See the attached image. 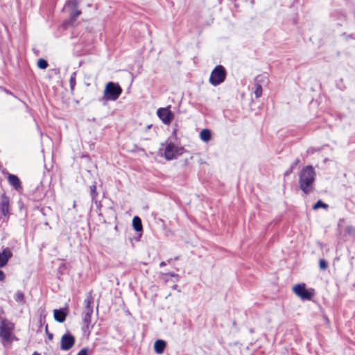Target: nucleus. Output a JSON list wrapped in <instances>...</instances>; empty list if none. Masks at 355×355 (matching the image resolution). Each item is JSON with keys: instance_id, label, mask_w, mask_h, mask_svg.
I'll use <instances>...</instances> for the list:
<instances>
[{"instance_id": "9b49d317", "label": "nucleus", "mask_w": 355, "mask_h": 355, "mask_svg": "<svg viewBox=\"0 0 355 355\" xmlns=\"http://www.w3.org/2000/svg\"><path fill=\"white\" fill-rule=\"evenodd\" d=\"M12 253L10 248H6L0 252V267H3L6 265L8 260L12 257Z\"/></svg>"}, {"instance_id": "c9c22d12", "label": "nucleus", "mask_w": 355, "mask_h": 355, "mask_svg": "<svg viewBox=\"0 0 355 355\" xmlns=\"http://www.w3.org/2000/svg\"><path fill=\"white\" fill-rule=\"evenodd\" d=\"M173 259H174V260H178V259H179V257H175Z\"/></svg>"}, {"instance_id": "c756f323", "label": "nucleus", "mask_w": 355, "mask_h": 355, "mask_svg": "<svg viewBox=\"0 0 355 355\" xmlns=\"http://www.w3.org/2000/svg\"><path fill=\"white\" fill-rule=\"evenodd\" d=\"M46 332L47 334V336H48L49 338L51 340L53 338V335L51 333H49V331H48V326L47 325H46Z\"/></svg>"}, {"instance_id": "f3484780", "label": "nucleus", "mask_w": 355, "mask_h": 355, "mask_svg": "<svg viewBox=\"0 0 355 355\" xmlns=\"http://www.w3.org/2000/svg\"><path fill=\"white\" fill-rule=\"evenodd\" d=\"M14 298H15V301L19 302V303H21V304H24L25 303L24 295L20 291H17L15 293V294L14 295Z\"/></svg>"}, {"instance_id": "393cba45", "label": "nucleus", "mask_w": 355, "mask_h": 355, "mask_svg": "<svg viewBox=\"0 0 355 355\" xmlns=\"http://www.w3.org/2000/svg\"><path fill=\"white\" fill-rule=\"evenodd\" d=\"M327 208L328 205L325 204L321 200H318L314 205H313V209H318L319 208Z\"/></svg>"}, {"instance_id": "b1692460", "label": "nucleus", "mask_w": 355, "mask_h": 355, "mask_svg": "<svg viewBox=\"0 0 355 355\" xmlns=\"http://www.w3.org/2000/svg\"><path fill=\"white\" fill-rule=\"evenodd\" d=\"M37 67L40 69H45L48 67V62H47V61L46 60L40 58L37 61Z\"/></svg>"}, {"instance_id": "c85d7f7f", "label": "nucleus", "mask_w": 355, "mask_h": 355, "mask_svg": "<svg viewBox=\"0 0 355 355\" xmlns=\"http://www.w3.org/2000/svg\"><path fill=\"white\" fill-rule=\"evenodd\" d=\"M88 349L87 348H83L77 354V355H87Z\"/></svg>"}, {"instance_id": "6ab92c4d", "label": "nucleus", "mask_w": 355, "mask_h": 355, "mask_svg": "<svg viewBox=\"0 0 355 355\" xmlns=\"http://www.w3.org/2000/svg\"><path fill=\"white\" fill-rule=\"evenodd\" d=\"M268 81V77L265 75H259L254 79L255 83L260 84L261 85V84L267 83Z\"/></svg>"}, {"instance_id": "f257e3e1", "label": "nucleus", "mask_w": 355, "mask_h": 355, "mask_svg": "<svg viewBox=\"0 0 355 355\" xmlns=\"http://www.w3.org/2000/svg\"><path fill=\"white\" fill-rule=\"evenodd\" d=\"M316 173L311 165L304 167L299 174V187L305 194H309L314 189Z\"/></svg>"}, {"instance_id": "cd10ccee", "label": "nucleus", "mask_w": 355, "mask_h": 355, "mask_svg": "<svg viewBox=\"0 0 355 355\" xmlns=\"http://www.w3.org/2000/svg\"><path fill=\"white\" fill-rule=\"evenodd\" d=\"M300 162V160L299 158H297L294 160V162L291 164V168L294 169V168Z\"/></svg>"}, {"instance_id": "39448f33", "label": "nucleus", "mask_w": 355, "mask_h": 355, "mask_svg": "<svg viewBox=\"0 0 355 355\" xmlns=\"http://www.w3.org/2000/svg\"><path fill=\"white\" fill-rule=\"evenodd\" d=\"M184 148L178 147L173 143L168 144L164 149V157L167 160L175 159L178 156L183 153Z\"/></svg>"}, {"instance_id": "f8f14e48", "label": "nucleus", "mask_w": 355, "mask_h": 355, "mask_svg": "<svg viewBox=\"0 0 355 355\" xmlns=\"http://www.w3.org/2000/svg\"><path fill=\"white\" fill-rule=\"evenodd\" d=\"M8 182L17 191L22 189V186L19 178L13 174H9L8 176Z\"/></svg>"}, {"instance_id": "20e7f679", "label": "nucleus", "mask_w": 355, "mask_h": 355, "mask_svg": "<svg viewBox=\"0 0 355 355\" xmlns=\"http://www.w3.org/2000/svg\"><path fill=\"white\" fill-rule=\"evenodd\" d=\"M227 76L225 67L222 65H217L212 70L209 77V83L213 86H218L223 83Z\"/></svg>"}, {"instance_id": "a211bd4d", "label": "nucleus", "mask_w": 355, "mask_h": 355, "mask_svg": "<svg viewBox=\"0 0 355 355\" xmlns=\"http://www.w3.org/2000/svg\"><path fill=\"white\" fill-rule=\"evenodd\" d=\"M90 196L92 197V201H94L96 203V197L98 196V192L96 191V183L90 186L89 187Z\"/></svg>"}, {"instance_id": "4be33fe9", "label": "nucleus", "mask_w": 355, "mask_h": 355, "mask_svg": "<svg viewBox=\"0 0 355 355\" xmlns=\"http://www.w3.org/2000/svg\"><path fill=\"white\" fill-rule=\"evenodd\" d=\"M81 14V12L80 10H72V12L71 14V19L70 20L67 22V24L69 23H73V21L76 20V19Z\"/></svg>"}, {"instance_id": "ea45409f", "label": "nucleus", "mask_w": 355, "mask_h": 355, "mask_svg": "<svg viewBox=\"0 0 355 355\" xmlns=\"http://www.w3.org/2000/svg\"><path fill=\"white\" fill-rule=\"evenodd\" d=\"M33 355H40V354H37V353H35V354H33Z\"/></svg>"}, {"instance_id": "9d476101", "label": "nucleus", "mask_w": 355, "mask_h": 355, "mask_svg": "<svg viewBox=\"0 0 355 355\" xmlns=\"http://www.w3.org/2000/svg\"><path fill=\"white\" fill-rule=\"evenodd\" d=\"M68 310L67 309H60L53 310V317L55 321L62 323L65 321Z\"/></svg>"}, {"instance_id": "bb28decb", "label": "nucleus", "mask_w": 355, "mask_h": 355, "mask_svg": "<svg viewBox=\"0 0 355 355\" xmlns=\"http://www.w3.org/2000/svg\"><path fill=\"white\" fill-rule=\"evenodd\" d=\"M170 276V277H175L176 278V281H178V279H179V275L178 274H175L174 272H168V273H164L163 274V276Z\"/></svg>"}, {"instance_id": "7ed1b4c3", "label": "nucleus", "mask_w": 355, "mask_h": 355, "mask_svg": "<svg viewBox=\"0 0 355 355\" xmlns=\"http://www.w3.org/2000/svg\"><path fill=\"white\" fill-rule=\"evenodd\" d=\"M122 89L119 84L113 82L107 83L103 92V99L105 101H116L122 93Z\"/></svg>"}, {"instance_id": "1a4fd4ad", "label": "nucleus", "mask_w": 355, "mask_h": 355, "mask_svg": "<svg viewBox=\"0 0 355 355\" xmlns=\"http://www.w3.org/2000/svg\"><path fill=\"white\" fill-rule=\"evenodd\" d=\"M10 200L6 195H2L0 200V212L3 216L9 214Z\"/></svg>"}, {"instance_id": "0eeeda50", "label": "nucleus", "mask_w": 355, "mask_h": 355, "mask_svg": "<svg viewBox=\"0 0 355 355\" xmlns=\"http://www.w3.org/2000/svg\"><path fill=\"white\" fill-rule=\"evenodd\" d=\"M293 291L302 300H310L313 297V293L306 288L304 284H296L293 287Z\"/></svg>"}, {"instance_id": "ddd939ff", "label": "nucleus", "mask_w": 355, "mask_h": 355, "mask_svg": "<svg viewBox=\"0 0 355 355\" xmlns=\"http://www.w3.org/2000/svg\"><path fill=\"white\" fill-rule=\"evenodd\" d=\"M0 336L6 341L10 340L11 336V329L6 324L5 322H2L0 325Z\"/></svg>"}, {"instance_id": "aec40b11", "label": "nucleus", "mask_w": 355, "mask_h": 355, "mask_svg": "<svg viewBox=\"0 0 355 355\" xmlns=\"http://www.w3.org/2000/svg\"><path fill=\"white\" fill-rule=\"evenodd\" d=\"M76 72L75 71L71 73V75L70 76V79H69L71 91H73L76 86Z\"/></svg>"}, {"instance_id": "423d86ee", "label": "nucleus", "mask_w": 355, "mask_h": 355, "mask_svg": "<svg viewBox=\"0 0 355 355\" xmlns=\"http://www.w3.org/2000/svg\"><path fill=\"white\" fill-rule=\"evenodd\" d=\"M157 114L159 119L166 125L169 124L174 117L173 113L170 110V106L159 108L157 111Z\"/></svg>"}, {"instance_id": "72a5a7b5", "label": "nucleus", "mask_w": 355, "mask_h": 355, "mask_svg": "<svg viewBox=\"0 0 355 355\" xmlns=\"http://www.w3.org/2000/svg\"><path fill=\"white\" fill-rule=\"evenodd\" d=\"M172 261H173V259H172V258L168 259L167 260L166 263H171L172 262Z\"/></svg>"}, {"instance_id": "4468645a", "label": "nucleus", "mask_w": 355, "mask_h": 355, "mask_svg": "<svg viewBox=\"0 0 355 355\" xmlns=\"http://www.w3.org/2000/svg\"><path fill=\"white\" fill-rule=\"evenodd\" d=\"M166 346V343L163 340H157L155 342L154 349L158 354H162Z\"/></svg>"}, {"instance_id": "4c0bfd02", "label": "nucleus", "mask_w": 355, "mask_h": 355, "mask_svg": "<svg viewBox=\"0 0 355 355\" xmlns=\"http://www.w3.org/2000/svg\"><path fill=\"white\" fill-rule=\"evenodd\" d=\"M250 2H251V4L253 5L254 4V0H250Z\"/></svg>"}, {"instance_id": "2eb2a0df", "label": "nucleus", "mask_w": 355, "mask_h": 355, "mask_svg": "<svg viewBox=\"0 0 355 355\" xmlns=\"http://www.w3.org/2000/svg\"><path fill=\"white\" fill-rule=\"evenodd\" d=\"M200 139L204 141H209L211 139V131L209 129H203L200 133Z\"/></svg>"}, {"instance_id": "412c9836", "label": "nucleus", "mask_w": 355, "mask_h": 355, "mask_svg": "<svg viewBox=\"0 0 355 355\" xmlns=\"http://www.w3.org/2000/svg\"><path fill=\"white\" fill-rule=\"evenodd\" d=\"M255 89L254 91L255 97L257 98H259L262 95V87L260 84H254Z\"/></svg>"}, {"instance_id": "f704fd0d", "label": "nucleus", "mask_w": 355, "mask_h": 355, "mask_svg": "<svg viewBox=\"0 0 355 355\" xmlns=\"http://www.w3.org/2000/svg\"><path fill=\"white\" fill-rule=\"evenodd\" d=\"M6 92L7 94H8L12 95V94L10 92L8 91V90H6Z\"/></svg>"}, {"instance_id": "a878e982", "label": "nucleus", "mask_w": 355, "mask_h": 355, "mask_svg": "<svg viewBox=\"0 0 355 355\" xmlns=\"http://www.w3.org/2000/svg\"><path fill=\"white\" fill-rule=\"evenodd\" d=\"M320 269L325 270L328 267V263L324 259H320L319 262Z\"/></svg>"}, {"instance_id": "6e6552de", "label": "nucleus", "mask_w": 355, "mask_h": 355, "mask_svg": "<svg viewBox=\"0 0 355 355\" xmlns=\"http://www.w3.org/2000/svg\"><path fill=\"white\" fill-rule=\"evenodd\" d=\"M75 343V338L70 333L64 334L61 338L60 348L62 350L70 349Z\"/></svg>"}, {"instance_id": "58836bf2", "label": "nucleus", "mask_w": 355, "mask_h": 355, "mask_svg": "<svg viewBox=\"0 0 355 355\" xmlns=\"http://www.w3.org/2000/svg\"><path fill=\"white\" fill-rule=\"evenodd\" d=\"M232 324L235 326V325H236V322H235V321H234V322H233V323H232Z\"/></svg>"}, {"instance_id": "7c9ffc66", "label": "nucleus", "mask_w": 355, "mask_h": 355, "mask_svg": "<svg viewBox=\"0 0 355 355\" xmlns=\"http://www.w3.org/2000/svg\"><path fill=\"white\" fill-rule=\"evenodd\" d=\"M293 169L292 168H289L288 170L286 171L285 173H284V175H288L289 174H291L292 172H293Z\"/></svg>"}, {"instance_id": "f03ea898", "label": "nucleus", "mask_w": 355, "mask_h": 355, "mask_svg": "<svg viewBox=\"0 0 355 355\" xmlns=\"http://www.w3.org/2000/svg\"><path fill=\"white\" fill-rule=\"evenodd\" d=\"M94 298L91 293H89L84 300V309L83 311V329L84 331L90 332L92 315L93 314Z\"/></svg>"}, {"instance_id": "e433bc0d", "label": "nucleus", "mask_w": 355, "mask_h": 355, "mask_svg": "<svg viewBox=\"0 0 355 355\" xmlns=\"http://www.w3.org/2000/svg\"><path fill=\"white\" fill-rule=\"evenodd\" d=\"M177 286H177L176 284H175V285L173 286V289H175V288H176V287H177Z\"/></svg>"}, {"instance_id": "dca6fc26", "label": "nucleus", "mask_w": 355, "mask_h": 355, "mask_svg": "<svg viewBox=\"0 0 355 355\" xmlns=\"http://www.w3.org/2000/svg\"><path fill=\"white\" fill-rule=\"evenodd\" d=\"M132 225H133V227L134 229L137 231V232H140L142 230V224H141V220L140 219L139 217L138 216H135L133 218V220H132Z\"/></svg>"}, {"instance_id": "2f4dec72", "label": "nucleus", "mask_w": 355, "mask_h": 355, "mask_svg": "<svg viewBox=\"0 0 355 355\" xmlns=\"http://www.w3.org/2000/svg\"><path fill=\"white\" fill-rule=\"evenodd\" d=\"M5 275L2 270H0V281L3 280Z\"/></svg>"}, {"instance_id": "473e14b6", "label": "nucleus", "mask_w": 355, "mask_h": 355, "mask_svg": "<svg viewBox=\"0 0 355 355\" xmlns=\"http://www.w3.org/2000/svg\"><path fill=\"white\" fill-rule=\"evenodd\" d=\"M166 264H167V263L166 261H162L159 263V266L160 267H164V266H166Z\"/></svg>"}, {"instance_id": "5701e85b", "label": "nucleus", "mask_w": 355, "mask_h": 355, "mask_svg": "<svg viewBox=\"0 0 355 355\" xmlns=\"http://www.w3.org/2000/svg\"><path fill=\"white\" fill-rule=\"evenodd\" d=\"M65 6L70 8L71 10H75L78 6V2L76 0H68Z\"/></svg>"}]
</instances>
